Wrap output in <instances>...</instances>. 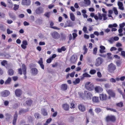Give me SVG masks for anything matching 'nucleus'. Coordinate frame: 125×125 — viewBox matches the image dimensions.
<instances>
[{
	"label": "nucleus",
	"instance_id": "nucleus-50",
	"mask_svg": "<svg viewBox=\"0 0 125 125\" xmlns=\"http://www.w3.org/2000/svg\"><path fill=\"white\" fill-rule=\"evenodd\" d=\"M52 60L50 57L47 60L46 62L48 63H50L51 62Z\"/></svg>",
	"mask_w": 125,
	"mask_h": 125
},
{
	"label": "nucleus",
	"instance_id": "nucleus-51",
	"mask_svg": "<svg viewBox=\"0 0 125 125\" xmlns=\"http://www.w3.org/2000/svg\"><path fill=\"white\" fill-rule=\"evenodd\" d=\"M5 14L3 13L0 12V18L4 17Z\"/></svg>",
	"mask_w": 125,
	"mask_h": 125
},
{
	"label": "nucleus",
	"instance_id": "nucleus-26",
	"mask_svg": "<svg viewBox=\"0 0 125 125\" xmlns=\"http://www.w3.org/2000/svg\"><path fill=\"white\" fill-rule=\"evenodd\" d=\"M29 111V109L27 108V109H21L19 111V114H21L22 113H24Z\"/></svg>",
	"mask_w": 125,
	"mask_h": 125
},
{
	"label": "nucleus",
	"instance_id": "nucleus-52",
	"mask_svg": "<svg viewBox=\"0 0 125 125\" xmlns=\"http://www.w3.org/2000/svg\"><path fill=\"white\" fill-rule=\"evenodd\" d=\"M103 16L102 15V14H101L100 13H98V18L100 20H102L103 18Z\"/></svg>",
	"mask_w": 125,
	"mask_h": 125
},
{
	"label": "nucleus",
	"instance_id": "nucleus-7",
	"mask_svg": "<svg viewBox=\"0 0 125 125\" xmlns=\"http://www.w3.org/2000/svg\"><path fill=\"white\" fill-rule=\"evenodd\" d=\"M99 97L100 99L102 101L106 100L108 99L107 95L106 94H100Z\"/></svg>",
	"mask_w": 125,
	"mask_h": 125
},
{
	"label": "nucleus",
	"instance_id": "nucleus-37",
	"mask_svg": "<svg viewBox=\"0 0 125 125\" xmlns=\"http://www.w3.org/2000/svg\"><path fill=\"white\" fill-rule=\"evenodd\" d=\"M9 16L10 18L13 20H15L16 18V17L15 15L13 14H10Z\"/></svg>",
	"mask_w": 125,
	"mask_h": 125
},
{
	"label": "nucleus",
	"instance_id": "nucleus-25",
	"mask_svg": "<svg viewBox=\"0 0 125 125\" xmlns=\"http://www.w3.org/2000/svg\"><path fill=\"white\" fill-rule=\"evenodd\" d=\"M92 96V94L91 93L89 92H88L87 93V94L86 95V96L87 99H91Z\"/></svg>",
	"mask_w": 125,
	"mask_h": 125
},
{
	"label": "nucleus",
	"instance_id": "nucleus-64",
	"mask_svg": "<svg viewBox=\"0 0 125 125\" xmlns=\"http://www.w3.org/2000/svg\"><path fill=\"white\" fill-rule=\"evenodd\" d=\"M114 10L115 14L116 15H117L118 14V12L116 9L115 8H114Z\"/></svg>",
	"mask_w": 125,
	"mask_h": 125
},
{
	"label": "nucleus",
	"instance_id": "nucleus-10",
	"mask_svg": "<svg viewBox=\"0 0 125 125\" xmlns=\"http://www.w3.org/2000/svg\"><path fill=\"white\" fill-rule=\"evenodd\" d=\"M31 3L30 0H22L21 4L22 5L29 6L30 5Z\"/></svg>",
	"mask_w": 125,
	"mask_h": 125
},
{
	"label": "nucleus",
	"instance_id": "nucleus-31",
	"mask_svg": "<svg viewBox=\"0 0 125 125\" xmlns=\"http://www.w3.org/2000/svg\"><path fill=\"white\" fill-rule=\"evenodd\" d=\"M83 50L84 51L83 53V54H85L88 51V49L86 48V45H84L83 46Z\"/></svg>",
	"mask_w": 125,
	"mask_h": 125
},
{
	"label": "nucleus",
	"instance_id": "nucleus-23",
	"mask_svg": "<svg viewBox=\"0 0 125 125\" xmlns=\"http://www.w3.org/2000/svg\"><path fill=\"white\" fill-rule=\"evenodd\" d=\"M31 73L33 75H36L38 73V71L37 69L35 68H32L31 70Z\"/></svg>",
	"mask_w": 125,
	"mask_h": 125
},
{
	"label": "nucleus",
	"instance_id": "nucleus-57",
	"mask_svg": "<svg viewBox=\"0 0 125 125\" xmlns=\"http://www.w3.org/2000/svg\"><path fill=\"white\" fill-rule=\"evenodd\" d=\"M75 73V72H73L70 74V75L71 77H73L74 76Z\"/></svg>",
	"mask_w": 125,
	"mask_h": 125
},
{
	"label": "nucleus",
	"instance_id": "nucleus-3",
	"mask_svg": "<svg viewBox=\"0 0 125 125\" xmlns=\"http://www.w3.org/2000/svg\"><path fill=\"white\" fill-rule=\"evenodd\" d=\"M116 68V66L112 63L108 65L109 71L111 73H114Z\"/></svg>",
	"mask_w": 125,
	"mask_h": 125
},
{
	"label": "nucleus",
	"instance_id": "nucleus-34",
	"mask_svg": "<svg viewBox=\"0 0 125 125\" xmlns=\"http://www.w3.org/2000/svg\"><path fill=\"white\" fill-rule=\"evenodd\" d=\"M70 18L73 21H74L75 20V16L73 13H71L70 14Z\"/></svg>",
	"mask_w": 125,
	"mask_h": 125
},
{
	"label": "nucleus",
	"instance_id": "nucleus-1",
	"mask_svg": "<svg viewBox=\"0 0 125 125\" xmlns=\"http://www.w3.org/2000/svg\"><path fill=\"white\" fill-rule=\"evenodd\" d=\"M116 120L115 117L114 115H108L105 118V120L107 122H115Z\"/></svg>",
	"mask_w": 125,
	"mask_h": 125
},
{
	"label": "nucleus",
	"instance_id": "nucleus-22",
	"mask_svg": "<svg viewBox=\"0 0 125 125\" xmlns=\"http://www.w3.org/2000/svg\"><path fill=\"white\" fill-rule=\"evenodd\" d=\"M41 114L43 115L44 116H47L48 115V113L46 110L44 108H43L41 109Z\"/></svg>",
	"mask_w": 125,
	"mask_h": 125
},
{
	"label": "nucleus",
	"instance_id": "nucleus-40",
	"mask_svg": "<svg viewBox=\"0 0 125 125\" xmlns=\"http://www.w3.org/2000/svg\"><path fill=\"white\" fill-rule=\"evenodd\" d=\"M14 7L13 8V9L15 10H18L19 8V5H17L16 4H14Z\"/></svg>",
	"mask_w": 125,
	"mask_h": 125
},
{
	"label": "nucleus",
	"instance_id": "nucleus-6",
	"mask_svg": "<svg viewBox=\"0 0 125 125\" xmlns=\"http://www.w3.org/2000/svg\"><path fill=\"white\" fill-rule=\"evenodd\" d=\"M22 70L23 72V74L24 75V79H26L27 78V77L26 75V70L27 68L24 64H23L22 65Z\"/></svg>",
	"mask_w": 125,
	"mask_h": 125
},
{
	"label": "nucleus",
	"instance_id": "nucleus-8",
	"mask_svg": "<svg viewBox=\"0 0 125 125\" xmlns=\"http://www.w3.org/2000/svg\"><path fill=\"white\" fill-rule=\"evenodd\" d=\"M36 13L38 14H40L42 13L43 11V9L42 7H38L35 10Z\"/></svg>",
	"mask_w": 125,
	"mask_h": 125
},
{
	"label": "nucleus",
	"instance_id": "nucleus-36",
	"mask_svg": "<svg viewBox=\"0 0 125 125\" xmlns=\"http://www.w3.org/2000/svg\"><path fill=\"white\" fill-rule=\"evenodd\" d=\"M1 64L2 66H5L7 64V61L5 60H3L1 62Z\"/></svg>",
	"mask_w": 125,
	"mask_h": 125
},
{
	"label": "nucleus",
	"instance_id": "nucleus-2",
	"mask_svg": "<svg viewBox=\"0 0 125 125\" xmlns=\"http://www.w3.org/2000/svg\"><path fill=\"white\" fill-rule=\"evenodd\" d=\"M85 87L89 91H92L94 89V85L90 82H86L85 84Z\"/></svg>",
	"mask_w": 125,
	"mask_h": 125
},
{
	"label": "nucleus",
	"instance_id": "nucleus-20",
	"mask_svg": "<svg viewBox=\"0 0 125 125\" xmlns=\"http://www.w3.org/2000/svg\"><path fill=\"white\" fill-rule=\"evenodd\" d=\"M38 63L40 65L41 68L43 69H44V65L43 64L42 59L41 58L40 59V60L38 62Z\"/></svg>",
	"mask_w": 125,
	"mask_h": 125
},
{
	"label": "nucleus",
	"instance_id": "nucleus-19",
	"mask_svg": "<svg viewBox=\"0 0 125 125\" xmlns=\"http://www.w3.org/2000/svg\"><path fill=\"white\" fill-rule=\"evenodd\" d=\"M62 106L64 110H65L68 111L69 109V106L67 104H63Z\"/></svg>",
	"mask_w": 125,
	"mask_h": 125
},
{
	"label": "nucleus",
	"instance_id": "nucleus-27",
	"mask_svg": "<svg viewBox=\"0 0 125 125\" xmlns=\"http://www.w3.org/2000/svg\"><path fill=\"white\" fill-rule=\"evenodd\" d=\"M11 81V79L9 77L4 82L5 84H10V83Z\"/></svg>",
	"mask_w": 125,
	"mask_h": 125
},
{
	"label": "nucleus",
	"instance_id": "nucleus-35",
	"mask_svg": "<svg viewBox=\"0 0 125 125\" xmlns=\"http://www.w3.org/2000/svg\"><path fill=\"white\" fill-rule=\"evenodd\" d=\"M54 23L52 21H51L50 22V26L51 28L55 29H58L56 27H53V25Z\"/></svg>",
	"mask_w": 125,
	"mask_h": 125
},
{
	"label": "nucleus",
	"instance_id": "nucleus-54",
	"mask_svg": "<svg viewBox=\"0 0 125 125\" xmlns=\"http://www.w3.org/2000/svg\"><path fill=\"white\" fill-rule=\"evenodd\" d=\"M86 4L89 5L90 4V0H84Z\"/></svg>",
	"mask_w": 125,
	"mask_h": 125
},
{
	"label": "nucleus",
	"instance_id": "nucleus-12",
	"mask_svg": "<svg viewBox=\"0 0 125 125\" xmlns=\"http://www.w3.org/2000/svg\"><path fill=\"white\" fill-rule=\"evenodd\" d=\"M77 59V56L76 55L73 54L72 56L71 59V62L72 63H74L76 62Z\"/></svg>",
	"mask_w": 125,
	"mask_h": 125
},
{
	"label": "nucleus",
	"instance_id": "nucleus-53",
	"mask_svg": "<svg viewBox=\"0 0 125 125\" xmlns=\"http://www.w3.org/2000/svg\"><path fill=\"white\" fill-rule=\"evenodd\" d=\"M7 33L8 34H9L12 33L13 31H10L9 29H7Z\"/></svg>",
	"mask_w": 125,
	"mask_h": 125
},
{
	"label": "nucleus",
	"instance_id": "nucleus-46",
	"mask_svg": "<svg viewBox=\"0 0 125 125\" xmlns=\"http://www.w3.org/2000/svg\"><path fill=\"white\" fill-rule=\"evenodd\" d=\"M106 109L107 110H110L111 111H112L114 112H116V111L115 109L113 108H110L107 107Z\"/></svg>",
	"mask_w": 125,
	"mask_h": 125
},
{
	"label": "nucleus",
	"instance_id": "nucleus-16",
	"mask_svg": "<svg viewBox=\"0 0 125 125\" xmlns=\"http://www.w3.org/2000/svg\"><path fill=\"white\" fill-rule=\"evenodd\" d=\"M67 85L66 84H63L60 86L61 89L63 91H66L67 89Z\"/></svg>",
	"mask_w": 125,
	"mask_h": 125
},
{
	"label": "nucleus",
	"instance_id": "nucleus-33",
	"mask_svg": "<svg viewBox=\"0 0 125 125\" xmlns=\"http://www.w3.org/2000/svg\"><path fill=\"white\" fill-rule=\"evenodd\" d=\"M116 105L117 107H122L123 106V104L122 102H120L116 103Z\"/></svg>",
	"mask_w": 125,
	"mask_h": 125
},
{
	"label": "nucleus",
	"instance_id": "nucleus-58",
	"mask_svg": "<svg viewBox=\"0 0 125 125\" xmlns=\"http://www.w3.org/2000/svg\"><path fill=\"white\" fill-rule=\"evenodd\" d=\"M125 26V24L124 23L120 24L119 25L120 28H122Z\"/></svg>",
	"mask_w": 125,
	"mask_h": 125
},
{
	"label": "nucleus",
	"instance_id": "nucleus-55",
	"mask_svg": "<svg viewBox=\"0 0 125 125\" xmlns=\"http://www.w3.org/2000/svg\"><path fill=\"white\" fill-rule=\"evenodd\" d=\"M110 81L112 83H115L116 82V80L114 78H112L110 79Z\"/></svg>",
	"mask_w": 125,
	"mask_h": 125
},
{
	"label": "nucleus",
	"instance_id": "nucleus-43",
	"mask_svg": "<svg viewBox=\"0 0 125 125\" xmlns=\"http://www.w3.org/2000/svg\"><path fill=\"white\" fill-rule=\"evenodd\" d=\"M95 112L97 113H100L101 111V109L99 108H97L95 109Z\"/></svg>",
	"mask_w": 125,
	"mask_h": 125
},
{
	"label": "nucleus",
	"instance_id": "nucleus-14",
	"mask_svg": "<svg viewBox=\"0 0 125 125\" xmlns=\"http://www.w3.org/2000/svg\"><path fill=\"white\" fill-rule=\"evenodd\" d=\"M78 108L79 110L82 112H84L85 110V106L81 104L79 105Z\"/></svg>",
	"mask_w": 125,
	"mask_h": 125
},
{
	"label": "nucleus",
	"instance_id": "nucleus-29",
	"mask_svg": "<svg viewBox=\"0 0 125 125\" xmlns=\"http://www.w3.org/2000/svg\"><path fill=\"white\" fill-rule=\"evenodd\" d=\"M100 52L101 53H102L105 52L104 51L105 49V48L104 46H100Z\"/></svg>",
	"mask_w": 125,
	"mask_h": 125
},
{
	"label": "nucleus",
	"instance_id": "nucleus-13",
	"mask_svg": "<svg viewBox=\"0 0 125 125\" xmlns=\"http://www.w3.org/2000/svg\"><path fill=\"white\" fill-rule=\"evenodd\" d=\"M95 92L97 93H101L103 91V88L100 86H96L94 88Z\"/></svg>",
	"mask_w": 125,
	"mask_h": 125
},
{
	"label": "nucleus",
	"instance_id": "nucleus-5",
	"mask_svg": "<svg viewBox=\"0 0 125 125\" xmlns=\"http://www.w3.org/2000/svg\"><path fill=\"white\" fill-rule=\"evenodd\" d=\"M103 62V59L101 57H98L96 59L95 65L96 66H98L102 63Z\"/></svg>",
	"mask_w": 125,
	"mask_h": 125
},
{
	"label": "nucleus",
	"instance_id": "nucleus-21",
	"mask_svg": "<svg viewBox=\"0 0 125 125\" xmlns=\"http://www.w3.org/2000/svg\"><path fill=\"white\" fill-rule=\"evenodd\" d=\"M33 101L32 100L30 99H27L26 102V103L27 105L28 106H30L32 104Z\"/></svg>",
	"mask_w": 125,
	"mask_h": 125
},
{
	"label": "nucleus",
	"instance_id": "nucleus-45",
	"mask_svg": "<svg viewBox=\"0 0 125 125\" xmlns=\"http://www.w3.org/2000/svg\"><path fill=\"white\" fill-rule=\"evenodd\" d=\"M116 64L117 66H120L121 64V61L120 60H118L116 62Z\"/></svg>",
	"mask_w": 125,
	"mask_h": 125
},
{
	"label": "nucleus",
	"instance_id": "nucleus-9",
	"mask_svg": "<svg viewBox=\"0 0 125 125\" xmlns=\"http://www.w3.org/2000/svg\"><path fill=\"white\" fill-rule=\"evenodd\" d=\"M22 93V91L21 90L19 89H16L15 91V95L17 97H20Z\"/></svg>",
	"mask_w": 125,
	"mask_h": 125
},
{
	"label": "nucleus",
	"instance_id": "nucleus-61",
	"mask_svg": "<svg viewBox=\"0 0 125 125\" xmlns=\"http://www.w3.org/2000/svg\"><path fill=\"white\" fill-rule=\"evenodd\" d=\"M9 104V102L8 101H5L4 102V104L6 106L8 105Z\"/></svg>",
	"mask_w": 125,
	"mask_h": 125
},
{
	"label": "nucleus",
	"instance_id": "nucleus-60",
	"mask_svg": "<svg viewBox=\"0 0 125 125\" xmlns=\"http://www.w3.org/2000/svg\"><path fill=\"white\" fill-rule=\"evenodd\" d=\"M52 120V119L51 118H50L49 119H48L46 121V123L48 124H49L50 122Z\"/></svg>",
	"mask_w": 125,
	"mask_h": 125
},
{
	"label": "nucleus",
	"instance_id": "nucleus-49",
	"mask_svg": "<svg viewBox=\"0 0 125 125\" xmlns=\"http://www.w3.org/2000/svg\"><path fill=\"white\" fill-rule=\"evenodd\" d=\"M102 15L103 17L104 20H105L107 19V18L106 17V15L105 14L103 13L102 14Z\"/></svg>",
	"mask_w": 125,
	"mask_h": 125
},
{
	"label": "nucleus",
	"instance_id": "nucleus-47",
	"mask_svg": "<svg viewBox=\"0 0 125 125\" xmlns=\"http://www.w3.org/2000/svg\"><path fill=\"white\" fill-rule=\"evenodd\" d=\"M88 112L90 113V114L93 116H94V114L93 111V110L92 109H90L88 111Z\"/></svg>",
	"mask_w": 125,
	"mask_h": 125
},
{
	"label": "nucleus",
	"instance_id": "nucleus-15",
	"mask_svg": "<svg viewBox=\"0 0 125 125\" xmlns=\"http://www.w3.org/2000/svg\"><path fill=\"white\" fill-rule=\"evenodd\" d=\"M17 117L18 115L17 113L16 112L15 115L14 116L13 119V120L12 124L13 125H16Z\"/></svg>",
	"mask_w": 125,
	"mask_h": 125
},
{
	"label": "nucleus",
	"instance_id": "nucleus-24",
	"mask_svg": "<svg viewBox=\"0 0 125 125\" xmlns=\"http://www.w3.org/2000/svg\"><path fill=\"white\" fill-rule=\"evenodd\" d=\"M92 101L95 103H98L99 102V97L96 96H94L93 98Z\"/></svg>",
	"mask_w": 125,
	"mask_h": 125
},
{
	"label": "nucleus",
	"instance_id": "nucleus-38",
	"mask_svg": "<svg viewBox=\"0 0 125 125\" xmlns=\"http://www.w3.org/2000/svg\"><path fill=\"white\" fill-rule=\"evenodd\" d=\"M83 31L85 33H88V32L87 31V27L84 26L83 28L82 29Z\"/></svg>",
	"mask_w": 125,
	"mask_h": 125
},
{
	"label": "nucleus",
	"instance_id": "nucleus-30",
	"mask_svg": "<svg viewBox=\"0 0 125 125\" xmlns=\"http://www.w3.org/2000/svg\"><path fill=\"white\" fill-rule=\"evenodd\" d=\"M8 74L10 75H12L14 74V71L13 69H9L8 71Z\"/></svg>",
	"mask_w": 125,
	"mask_h": 125
},
{
	"label": "nucleus",
	"instance_id": "nucleus-56",
	"mask_svg": "<svg viewBox=\"0 0 125 125\" xmlns=\"http://www.w3.org/2000/svg\"><path fill=\"white\" fill-rule=\"evenodd\" d=\"M72 34L73 36V40H74L75 38L77 36V34L75 33H73Z\"/></svg>",
	"mask_w": 125,
	"mask_h": 125
},
{
	"label": "nucleus",
	"instance_id": "nucleus-44",
	"mask_svg": "<svg viewBox=\"0 0 125 125\" xmlns=\"http://www.w3.org/2000/svg\"><path fill=\"white\" fill-rule=\"evenodd\" d=\"M97 47H95L94 48L93 51V54L94 55H96L97 52Z\"/></svg>",
	"mask_w": 125,
	"mask_h": 125
},
{
	"label": "nucleus",
	"instance_id": "nucleus-62",
	"mask_svg": "<svg viewBox=\"0 0 125 125\" xmlns=\"http://www.w3.org/2000/svg\"><path fill=\"white\" fill-rule=\"evenodd\" d=\"M97 76L101 78L102 76V75L101 73L100 72H98L97 73Z\"/></svg>",
	"mask_w": 125,
	"mask_h": 125
},
{
	"label": "nucleus",
	"instance_id": "nucleus-28",
	"mask_svg": "<svg viewBox=\"0 0 125 125\" xmlns=\"http://www.w3.org/2000/svg\"><path fill=\"white\" fill-rule=\"evenodd\" d=\"M66 48L64 46H63L61 47V48H59L58 49V52H61L62 51H65L66 50Z\"/></svg>",
	"mask_w": 125,
	"mask_h": 125
},
{
	"label": "nucleus",
	"instance_id": "nucleus-63",
	"mask_svg": "<svg viewBox=\"0 0 125 125\" xmlns=\"http://www.w3.org/2000/svg\"><path fill=\"white\" fill-rule=\"evenodd\" d=\"M117 50V48L114 47H112L110 49L111 51H115Z\"/></svg>",
	"mask_w": 125,
	"mask_h": 125
},
{
	"label": "nucleus",
	"instance_id": "nucleus-4",
	"mask_svg": "<svg viewBox=\"0 0 125 125\" xmlns=\"http://www.w3.org/2000/svg\"><path fill=\"white\" fill-rule=\"evenodd\" d=\"M51 35L53 38L55 39H57L59 38L60 35L58 32L56 31H54L51 33Z\"/></svg>",
	"mask_w": 125,
	"mask_h": 125
},
{
	"label": "nucleus",
	"instance_id": "nucleus-48",
	"mask_svg": "<svg viewBox=\"0 0 125 125\" xmlns=\"http://www.w3.org/2000/svg\"><path fill=\"white\" fill-rule=\"evenodd\" d=\"M50 12H46L45 13L44 15L48 18H49L50 16Z\"/></svg>",
	"mask_w": 125,
	"mask_h": 125
},
{
	"label": "nucleus",
	"instance_id": "nucleus-17",
	"mask_svg": "<svg viewBox=\"0 0 125 125\" xmlns=\"http://www.w3.org/2000/svg\"><path fill=\"white\" fill-rule=\"evenodd\" d=\"M107 92L108 94L111 97H115V94L112 90H109L107 91Z\"/></svg>",
	"mask_w": 125,
	"mask_h": 125
},
{
	"label": "nucleus",
	"instance_id": "nucleus-42",
	"mask_svg": "<svg viewBox=\"0 0 125 125\" xmlns=\"http://www.w3.org/2000/svg\"><path fill=\"white\" fill-rule=\"evenodd\" d=\"M90 73L91 74H93L96 73V71L94 69H91L90 71Z\"/></svg>",
	"mask_w": 125,
	"mask_h": 125
},
{
	"label": "nucleus",
	"instance_id": "nucleus-59",
	"mask_svg": "<svg viewBox=\"0 0 125 125\" xmlns=\"http://www.w3.org/2000/svg\"><path fill=\"white\" fill-rule=\"evenodd\" d=\"M121 55L124 58H125V52L122 51L121 52Z\"/></svg>",
	"mask_w": 125,
	"mask_h": 125
},
{
	"label": "nucleus",
	"instance_id": "nucleus-11",
	"mask_svg": "<svg viewBox=\"0 0 125 125\" xmlns=\"http://www.w3.org/2000/svg\"><path fill=\"white\" fill-rule=\"evenodd\" d=\"M10 94V93L9 91L5 90L2 92L1 93V94L2 96L5 97L8 96Z\"/></svg>",
	"mask_w": 125,
	"mask_h": 125
},
{
	"label": "nucleus",
	"instance_id": "nucleus-32",
	"mask_svg": "<svg viewBox=\"0 0 125 125\" xmlns=\"http://www.w3.org/2000/svg\"><path fill=\"white\" fill-rule=\"evenodd\" d=\"M35 117L37 119H39L41 115L38 113H35L34 114Z\"/></svg>",
	"mask_w": 125,
	"mask_h": 125
},
{
	"label": "nucleus",
	"instance_id": "nucleus-39",
	"mask_svg": "<svg viewBox=\"0 0 125 125\" xmlns=\"http://www.w3.org/2000/svg\"><path fill=\"white\" fill-rule=\"evenodd\" d=\"M83 76L85 77H91L90 75L89 74L87 73H83Z\"/></svg>",
	"mask_w": 125,
	"mask_h": 125
},
{
	"label": "nucleus",
	"instance_id": "nucleus-18",
	"mask_svg": "<svg viewBox=\"0 0 125 125\" xmlns=\"http://www.w3.org/2000/svg\"><path fill=\"white\" fill-rule=\"evenodd\" d=\"M118 5L119 7V9L121 10H124V8L123 6V4L122 2L119 1L118 3Z\"/></svg>",
	"mask_w": 125,
	"mask_h": 125
},
{
	"label": "nucleus",
	"instance_id": "nucleus-41",
	"mask_svg": "<svg viewBox=\"0 0 125 125\" xmlns=\"http://www.w3.org/2000/svg\"><path fill=\"white\" fill-rule=\"evenodd\" d=\"M80 79L79 78L76 79L75 80V82H74L73 83L75 84L79 83L80 82Z\"/></svg>",
	"mask_w": 125,
	"mask_h": 125
}]
</instances>
